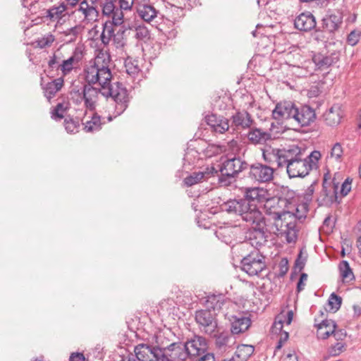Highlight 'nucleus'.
Masks as SVG:
<instances>
[{"instance_id": "1a4fd4ad", "label": "nucleus", "mask_w": 361, "mask_h": 361, "mask_svg": "<svg viewBox=\"0 0 361 361\" xmlns=\"http://www.w3.org/2000/svg\"><path fill=\"white\" fill-rule=\"evenodd\" d=\"M247 169V177L254 183H268L274 178V169L272 166L256 162L249 165Z\"/></svg>"}, {"instance_id": "338daca9", "label": "nucleus", "mask_w": 361, "mask_h": 361, "mask_svg": "<svg viewBox=\"0 0 361 361\" xmlns=\"http://www.w3.org/2000/svg\"><path fill=\"white\" fill-rule=\"evenodd\" d=\"M126 72L129 75H134L136 73H138L140 71V69L137 67V66H133V65L130 66V65L127 64V65H126Z\"/></svg>"}, {"instance_id": "6e6552de", "label": "nucleus", "mask_w": 361, "mask_h": 361, "mask_svg": "<svg viewBox=\"0 0 361 361\" xmlns=\"http://www.w3.org/2000/svg\"><path fill=\"white\" fill-rule=\"evenodd\" d=\"M265 257L255 250L241 260V269L250 276H262L266 269Z\"/></svg>"}, {"instance_id": "bf43d9fd", "label": "nucleus", "mask_w": 361, "mask_h": 361, "mask_svg": "<svg viewBox=\"0 0 361 361\" xmlns=\"http://www.w3.org/2000/svg\"><path fill=\"white\" fill-rule=\"evenodd\" d=\"M288 271V260L283 259L279 264V276H284Z\"/></svg>"}, {"instance_id": "cd10ccee", "label": "nucleus", "mask_w": 361, "mask_h": 361, "mask_svg": "<svg viewBox=\"0 0 361 361\" xmlns=\"http://www.w3.org/2000/svg\"><path fill=\"white\" fill-rule=\"evenodd\" d=\"M166 348L171 352L169 355L171 359L178 361H185L188 357H190V354L188 353L185 343H172Z\"/></svg>"}, {"instance_id": "72a5a7b5", "label": "nucleus", "mask_w": 361, "mask_h": 361, "mask_svg": "<svg viewBox=\"0 0 361 361\" xmlns=\"http://www.w3.org/2000/svg\"><path fill=\"white\" fill-rule=\"evenodd\" d=\"M66 10V4L64 2H61L57 6H53L50 8L45 10L44 17L52 22H59L63 16V13Z\"/></svg>"}, {"instance_id": "3c124183", "label": "nucleus", "mask_w": 361, "mask_h": 361, "mask_svg": "<svg viewBox=\"0 0 361 361\" xmlns=\"http://www.w3.org/2000/svg\"><path fill=\"white\" fill-rule=\"evenodd\" d=\"M149 30L145 26H137L135 28V37L138 39H145L149 38Z\"/></svg>"}, {"instance_id": "b1692460", "label": "nucleus", "mask_w": 361, "mask_h": 361, "mask_svg": "<svg viewBox=\"0 0 361 361\" xmlns=\"http://www.w3.org/2000/svg\"><path fill=\"white\" fill-rule=\"evenodd\" d=\"M159 346H152L146 343H140L134 348L135 357L140 361H152L154 357V352Z\"/></svg>"}, {"instance_id": "2f4dec72", "label": "nucleus", "mask_w": 361, "mask_h": 361, "mask_svg": "<svg viewBox=\"0 0 361 361\" xmlns=\"http://www.w3.org/2000/svg\"><path fill=\"white\" fill-rule=\"evenodd\" d=\"M118 26V25H115L114 23L106 20L102 24V31L100 35V39L104 46L109 44L111 42L113 37L117 31L116 27Z\"/></svg>"}, {"instance_id": "aec40b11", "label": "nucleus", "mask_w": 361, "mask_h": 361, "mask_svg": "<svg viewBox=\"0 0 361 361\" xmlns=\"http://www.w3.org/2000/svg\"><path fill=\"white\" fill-rule=\"evenodd\" d=\"M297 106L290 102H285L276 104L272 111L274 119L282 120L293 118Z\"/></svg>"}, {"instance_id": "680f3d73", "label": "nucleus", "mask_w": 361, "mask_h": 361, "mask_svg": "<svg viewBox=\"0 0 361 361\" xmlns=\"http://www.w3.org/2000/svg\"><path fill=\"white\" fill-rule=\"evenodd\" d=\"M307 274L305 273L301 274V275L300 276V279L297 284V291L298 293L302 291L305 288V282L307 281Z\"/></svg>"}, {"instance_id": "9b49d317", "label": "nucleus", "mask_w": 361, "mask_h": 361, "mask_svg": "<svg viewBox=\"0 0 361 361\" xmlns=\"http://www.w3.org/2000/svg\"><path fill=\"white\" fill-rule=\"evenodd\" d=\"M103 16L109 18L115 25H121L124 22V13L116 4V0H104L100 2Z\"/></svg>"}, {"instance_id": "e2e57ef3", "label": "nucleus", "mask_w": 361, "mask_h": 361, "mask_svg": "<svg viewBox=\"0 0 361 361\" xmlns=\"http://www.w3.org/2000/svg\"><path fill=\"white\" fill-rule=\"evenodd\" d=\"M283 361H298V355L295 350H289L283 357Z\"/></svg>"}, {"instance_id": "f8f14e48", "label": "nucleus", "mask_w": 361, "mask_h": 361, "mask_svg": "<svg viewBox=\"0 0 361 361\" xmlns=\"http://www.w3.org/2000/svg\"><path fill=\"white\" fill-rule=\"evenodd\" d=\"M289 147L283 149H271L263 150L262 157L267 163V166H272L274 170L276 168L284 166L286 161L288 159Z\"/></svg>"}, {"instance_id": "7c9ffc66", "label": "nucleus", "mask_w": 361, "mask_h": 361, "mask_svg": "<svg viewBox=\"0 0 361 361\" xmlns=\"http://www.w3.org/2000/svg\"><path fill=\"white\" fill-rule=\"evenodd\" d=\"M138 16L146 23L152 22L158 14V11L152 5L140 4L137 7Z\"/></svg>"}, {"instance_id": "412c9836", "label": "nucleus", "mask_w": 361, "mask_h": 361, "mask_svg": "<svg viewBox=\"0 0 361 361\" xmlns=\"http://www.w3.org/2000/svg\"><path fill=\"white\" fill-rule=\"evenodd\" d=\"M294 25L300 31L309 32L316 28V19L310 12L302 13L295 18Z\"/></svg>"}, {"instance_id": "f704fd0d", "label": "nucleus", "mask_w": 361, "mask_h": 361, "mask_svg": "<svg viewBox=\"0 0 361 361\" xmlns=\"http://www.w3.org/2000/svg\"><path fill=\"white\" fill-rule=\"evenodd\" d=\"M255 348L252 345L242 344L237 347L235 353V360L247 361V359L253 354Z\"/></svg>"}, {"instance_id": "864d4df0", "label": "nucleus", "mask_w": 361, "mask_h": 361, "mask_svg": "<svg viewBox=\"0 0 361 361\" xmlns=\"http://www.w3.org/2000/svg\"><path fill=\"white\" fill-rule=\"evenodd\" d=\"M343 151L341 145L339 142L334 144L331 148V155L334 157L336 160H339L343 155Z\"/></svg>"}, {"instance_id": "9d476101", "label": "nucleus", "mask_w": 361, "mask_h": 361, "mask_svg": "<svg viewBox=\"0 0 361 361\" xmlns=\"http://www.w3.org/2000/svg\"><path fill=\"white\" fill-rule=\"evenodd\" d=\"M216 313L207 308L195 311V319L200 329L205 334L212 335L217 328Z\"/></svg>"}, {"instance_id": "5fc2aeb1", "label": "nucleus", "mask_w": 361, "mask_h": 361, "mask_svg": "<svg viewBox=\"0 0 361 361\" xmlns=\"http://www.w3.org/2000/svg\"><path fill=\"white\" fill-rule=\"evenodd\" d=\"M360 36L361 33L360 32L355 30L350 32V33L348 35L347 37V42L348 44L351 46L356 45L360 39Z\"/></svg>"}, {"instance_id": "ddd939ff", "label": "nucleus", "mask_w": 361, "mask_h": 361, "mask_svg": "<svg viewBox=\"0 0 361 361\" xmlns=\"http://www.w3.org/2000/svg\"><path fill=\"white\" fill-rule=\"evenodd\" d=\"M317 202L320 207H330L338 202L337 187L324 179L322 189L317 197Z\"/></svg>"}, {"instance_id": "8fccbe9b", "label": "nucleus", "mask_w": 361, "mask_h": 361, "mask_svg": "<svg viewBox=\"0 0 361 361\" xmlns=\"http://www.w3.org/2000/svg\"><path fill=\"white\" fill-rule=\"evenodd\" d=\"M307 255H304L302 251L300 250L295 262V269L301 271L305 267Z\"/></svg>"}, {"instance_id": "6ab92c4d", "label": "nucleus", "mask_w": 361, "mask_h": 361, "mask_svg": "<svg viewBox=\"0 0 361 361\" xmlns=\"http://www.w3.org/2000/svg\"><path fill=\"white\" fill-rule=\"evenodd\" d=\"M340 58L339 51H334L330 55H324L322 54H314L312 61L317 70H326L333 64L337 63Z\"/></svg>"}, {"instance_id": "a878e982", "label": "nucleus", "mask_w": 361, "mask_h": 361, "mask_svg": "<svg viewBox=\"0 0 361 361\" xmlns=\"http://www.w3.org/2000/svg\"><path fill=\"white\" fill-rule=\"evenodd\" d=\"M314 326L317 328V338L323 340L328 338L337 328L336 323L332 319H324L320 323H315Z\"/></svg>"}, {"instance_id": "a19ab883", "label": "nucleus", "mask_w": 361, "mask_h": 361, "mask_svg": "<svg viewBox=\"0 0 361 361\" xmlns=\"http://www.w3.org/2000/svg\"><path fill=\"white\" fill-rule=\"evenodd\" d=\"M124 32V30L119 28L113 37L111 41L116 48H122L126 45V39L123 36Z\"/></svg>"}, {"instance_id": "4c0bfd02", "label": "nucleus", "mask_w": 361, "mask_h": 361, "mask_svg": "<svg viewBox=\"0 0 361 361\" xmlns=\"http://www.w3.org/2000/svg\"><path fill=\"white\" fill-rule=\"evenodd\" d=\"M226 151V146L219 144H209L204 149L203 153L205 157L211 158L219 155Z\"/></svg>"}, {"instance_id": "423d86ee", "label": "nucleus", "mask_w": 361, "mask_h": 361, "mask_svg": "<svg viewBox=\"0 0 361 361\" xmlns=\"http://www.w3.org/2000/svg\"><path fill=\"white\" fill-rule=\"evenodd\" d=\"M278 203L285 206V209L283 211H274L271 214H277L280 215V219L283 222V225H285L286 222H294L296 224L295 219L300 220L306 217L308 212V204L306 202H302L300 204H294L288 202L286 198L279 199ZM297 230V233L298 230Z\"/></svg>"}, {"instance_id": "09e8293b", "label": "nucleus", "mask_w": 361, "mask_h": 361, "mask_svg": "<svg viewBox=\"0 0 361 361\" xmlns=\"http://www.w3.org/2000/svg\"><path fill=\"white\" fill-rule=\"evenodd\" d=\"M166 348H159L154 352V357L152 361H173L171 357L169 358L166 354Z\"/></svg>"}, {"instance_id": "a211bd4d", "label": "nucleus", "mask_w": 361, "mask_h": 361, "mask_svg": "<svg viewBox=\"0 0 361 361\" xmlns=\"http://www.w3.org/2000/svg\"><path fill=\"white\" fill-rule=\"evenodd\" d=\"M343 116L344 111L342 105L339 104H334L323 114L325 123L331 127H335L340 124Z\"/></svg>"}, {"instance_id": "79ce46f5", "label": "nucleus", "mask_w": 361, "mask_h": 361, "mask_svg": "<svg viewBox=\"0 0 361 361\" xmlns=\"http://www.w3.org/2000/svg\"><path fill=\"white\" fill-rule=\"evenodd\" d=\"M54 40V36L52 34L49 33L37 39L36 43L37 47L42 49L50 47Z\"/></svg>"}, {"instance_id": "bb28decb", "label": "nucleus", "mask_w": 361, "mask_h": 361, "mask_svg": "<svg viewBox=\"0 0 361 361\" xmlns=\"http://www.w3.org/2000/svg\"><path fill=\"white\" fill-rule=\"evenodd\" d=\"M231 327V331L233 334H239L246 331L251 324L250 319L244 316L233 315L230 319Z\"/></svg>"}, {"instance_id": "393cba45", "label": "nucleus", "mask_w": 361, "mask_h": 361, "mask_svg": "<svg viewBox=\"0 0 361 361\" xmlns=\"http://www.w3.org/2000/svg\"><path fill=\"white\" fill-rule=\"evenodd\" d=\"M249 142L255 145H263L271 139L270 133L258 128H252L247 134Z\"/></svg>"}, {"instance_id": "c756f323", "label": "nucleus", "mask_w": 361, "mask_h": 361, "mask_svg": "<svg viewBox=\"0 0 361 361\" xmlns=\"http://www.w3.org/2000/svg\"><path fill=\"white\" fill-rule=\"evenodd\" d=\"M63 82V78L60 77L42 86L44 95L49 102H50V100L55 97L56 94L62 88Z\"/></svg>"}, {"instance_id": "473e14b6", "label": "nucleus", "mask_w": 361, "mask_h": 361, "mask_svg": "<svg viewBox=\"0 0 361 361\" xmlns=\"http://www.w3.org/2000/svg\"><path fill=\"white\" fill-rule=\"evenodd\" d=\"M232 122L237 128H250L254 121L247 111L237 112L232 116Z\"/></svg>"}, {"instance_id": "20e7f679", "label": "nucleus", "mask_w": 361, "mask_h": 361, "mask_svg": "<svg viewBox=\"0 0 361 361\" xmlns=\"http://www.w3.org/2000/svg\"><path fill=\"white\" fill-rule=\"evenodd\" d=\"M305 149L298 145L289 146L288 159L284 166L290 178L305 177L318 167V161L322 155L320 152L314 150L308 156H305Z\"/></svg>"}, {"instance_id": "774afa93", "label": "nucleus", "mask_w": 361, "mask_h": 361, "mask_svg": "<svg viewBox=\"0 0 361 361\" xmlns=\"http://www.w3.org/2000/svg\"><path fill=\"white\" fill-rule=\"evenodd\" d=\"M314 192V183H313L312 184H311L307 189V192H306V194H305V199L306 200H308L309 197H310L313 193Z\"/></svg>"}, {"instance_id": "5701e85b", "label": "nucleus", "mask_w": 361, "mask_h": 361, "mask_svg": "<svg viewBox=\"0 0 361 361\" xmlns=\"http://www.w3.org/2000/svg\"><path fill=\"white\" fill-rule=\"evenodd\" d=\"M82 58V53L78 49H75L71 56L67 59L63 60L59 66V69L62 72L63 76L67 75L75 68L79 66Z\"/></svg>"}, {"instance_id": "4468645a", "label": "nucleus", "mask_w": 361, "mask_h": 361, "mask_svg": "<svg viewBox=\"0 0 361 361\" xmlns=\"http://www.w3.org/2000/svg\"><path fill=\"white\" fill-rule=\"evenodd\" d=\"M293 119L302 127L308 126L316 120V113L313 108L308 105L296 107Z\"/></svg>"}, {"instance_id": "7ed1b4c3", "label": "nucleus", "mask_w": 361, "mask_h": 361, "mask_svg": "<svg viewBox=\"0 0 361 361\" xmlns=\"http://www.w3.org/2000/svg\"><path fill=\"white\" fill-rule=\"evenodd\" d=\"M263 189L246 188L243 198L231 199L221 204V209L228 214L239 218L264 215L257 202L264 198Z\"/></svg>"}, {"instance_id": "2eb2a0df", "label": "nucleus", "mask_w": 361, "mask_h": 361, "mask_svg": "<svg viewBox=\"0 0 361 361\" xmlns=\"http://www.w3.org/2000/svg\"><path fill=\"white\" fill-rule=\"evenodd\" d=\"M185 344L186 350H188V353L190 354V358L201 356L205 353L207 349L206 339L202 336H195Z\"/></svg>"}, {"instance_id": "c85d7f7f", "label": "nucleus", "mask_w": 361, "mask_h": 361, "mask_svg": "<svg viewBox=\"0 0 361 361\" xmlns=\"http://www.w3.org/2000/svg\"><path fill=\"white\" fill-rule=\"evenodd\" d=\"M227 302V299L223 294H211L206 298L204 305L207 310L213 312L219 311Z\"/></svg>"}, {"instance_id": "37998d69", "label": "nucleus", "mask_w": 361, "mask_h": 361, "mask_svg": "<svg viewBox=\"0 0 361 361\" xmlns=\"http://www.w3.org/2000/svg\"><path fill=\"white\" fill-rule=\"evenodd\" d=\"M67 109L63 103H59L51 111V117L54 120H61L64 117V113Z\"/></svg>"}, {"instance_id": "ea45409f", "label": "nucleus", "mask_w": 361, "mask_h": 361, "mask_svg": "<svg viewBox=\"0 0 361 361\" xmlns=\"http://www.w3.org/2000/svg\"><path fill=\"white\" fill-rule=\"evenodd\" d=\"M204 176V173L202 171L193 172L190 176L184 178V183L187 186H192L200 182Z\"/></svg>"}, {"instance_id": "4d7b16f0", "label": "nucleus", "mask_w": 361, "mask_h": 361, "mask_svg": "<svg viewBox=\"0 0 361 361\" xmlns=\"http://www.w3.org/2000/svg\"><path fill=\"white\" fill-rule=\"evenodd\" d=\"M331 335L334 336V337L338 342H342L346 338L347 333L345 329H337V328H336L335 330L334 331V333H332Z\"/></svg>"}, {"instance_id": "0e129e2a", "label": "nucleus", "mask_w": 361, "mask_h": 361, "mask_svg": "<svg viewBox=\"0 0 361 361\" xmlns=\"http://www.w3.org/2000/svg\"><path fill=\"white\" fill-rule=\"evenodd\" d=\"M69 361H85V356L82 353H73L69 357Z\"/></svg>"}, {"instance_id": "39448f33", "label": "nucleus", "mask_w": 361, "mask_h": 361, "mask_svg": "<svg viewBox=\"0 0 361 361\" xmlns=\"http://www.w3.org/2000/svg\"><path fill=\"white\" fill-rule=\"evenodd\" d=\"M109 56H98L93 62L90 61L84 69L86 84H98L103 90H107L111 86L112 73L109 68Z\"/></svg>"}, {"instance_id": "603ef678", "label": "nucleus", "mask_w": 361, "mask_h": 361, "mask_svg": "<svg viewBox=\"0 0 361 361\" xmlns=\"http://www.w3.org/2000/svg\"><path fill=\"white\" fill-rule=\"evenodd\" d=\"M61 56L54 53L51 56H50L49 60L48 61V66L51 69L57 68L59 69V66L62 61Z\"/></svg>"}, {"instance_id": "f3484780", "label": "nucleus", "mask_w": 361, "mask_h": 361, "mask_svg": "<svg viewBox=\"0 0 361 361\" xmlns=\"http://www.w3.org/2000/svg\"><path fill=\"white\" fill-rule=\"evenodd\" d=\"M342 23L343 15L341 13L337 11L327 15L322 19V31L329 32V34H335L339 30Z\"/></svg>"}, {"instance_id": "f03ea898", "label": "nucleus", "mask_w": 361, "mask_h": 361, "mask_svg": "<svg viewBox=\"0 0 361 361\" xmlns=\"http://www.w3.org/2000/svg\"><path fill=\"white\" fill-rule=\"evenodd\" d=\"M83 99L85 106L92 111L96 108L102 97H111L116 103V116L123 114L128 106L129 97L128 90L123 83L116 82L109 86L107 90L97 88L93 85L85 84L82 88Z\"/></svg>"}, {"instance_id": "dca6fc26", "label": "nucleus", "mask_w": 361, "mask_h": 361, "mask_svg": "<svg viewBox=\"0 0 361 361\" xmlns=\"http://www.w3.org/2000/svg\"><path fill=\"white\" fill-rule=\"evenodd\" d=\"M98 2L94 0H82L77 11L82 14L85 20L95 21L99 16Z\"/></svg>"}, {"instance_id": "49530a36", "label": "nucleus", "mask_w": 361, "mask_h": 361, "mask_svg": "<svg viewBox=\"0 0 361 361\" xmlns=\"http://www.w3.org/2000/svg\"><path fill=\"white\" fill-rule=\"evenodd\" d=\"M345 348L346 345L345 343L342 342H337L329 348V353L331 356H337L345 351Z\"/></svg>"}, {"instance_id": "f257e3e1", "label": "nucleus", "mask_w": 361, "mask_h": 361, "mask_svg": "<svg viewBox=\"0 0 361 361\" xmlns=\"http://www.w3.org/2000/svg\"><path fill=\"white\" fill-rule=\"evenodd\" d=\"M240 219L251 226L248 241L257 250L267 242L269 233L284 237L288 243H295L297 240L295 224L290 221L283 225L279 214L270 213L268 217L254 215Z\"/></svg>"}, {"instance_id": "c9c22d12", "label": "nucleus", "mask_w": 361, "mask_h": 361, "mask_svg": "<svg viewBox=\"0 0 361 361\" xmlns=\"http://www.w3.org/2000/svg\"><path fill=\"white\" fill-rule=\"evenodd\" d=\"M338 269L340 276L342 278L343 282H350L355 279L353 270L347 261H341L338 265Z\"/></svg>"}, {"instance_id": "58836bf2", "label": "nucleus", "mask_w": 361, "mask_h": 361, "mask_svg": "<svg viewBox=\"0 0 361 361\" xmlns=\"http://www.w3.org/2000/svg\"><path fill=\"white\" fill-rule=\"evenodd\" d=\"M101 117L97 114H94L91 120L86 121L85 123L84 130L86 132H94L101 129L102 127Z\"/></svg>"}, {"instance_id": "052dcab7", "label": "nucleus", "mask_w": 361, "mask_h": 361, "mask_svg": "<svg viewBox=\"0 0 361 361\" xmlns=\"http://www.w3.org/2000/svg\"><path fill=\"white\" fill-rule=\"evenodd\" d=\"M79 27L77 26L71 27L64 32L66 36H71L69 41L73 42L75 39L77 35H78Z\"/></svg>"}, {"instance_id": "a18cd8bd", "label": "nucleus", "mask_w": 361, "mask_h": 361, "mask_svg": "<svg viewBox=\"0 0 361 361\" xmlns=\"http://www.w3.org/2000/svg\"><path fill=\"white\" fill-rule=\"evenodd\" d=\"M80 127L78 120H74L71 118L65 119V128L68 133H74L78 132Z\"/></svg>"}, {"instance_id": "de8ad7c7", "label": "nucleus", "mask_w": 361, "mask_h": 361, "mask_svg": "<svg viewBox=\"0 0 361 361\" xmlns=\"http://www.w3.org/2000/svg\"><path fill=\"white\" fill-rule=\"evenodd\" d=\"M328 301L331 310H335L336 311L341 307L342 298L333 293L330 295Z\"/></svg>"}, {"instance_id": "c03bdc74", "label": "nucleus", "mask_w": 361, "mask_h": 361, "mask_svg": "<svg viewBox=\"0 0 361 361\" xmlns=\"http://www.w3.org/2000/svg\"><path fill=\"white\" fill-rule=\"evenodd\" d=\"M283 326V321H281V320H279L278 322L275 321L271 329H272V332L274 334L281 333L280 338H282L283 342H285L288 338V333L282 330Z\"/></svg>"}, {"instance_id": "4be33fe9", "label": "nucleus", "mask_w": 361, "mask_h": 361, "mask_svg": "<svg viewBox=\"0 0 361 361\" xmlns=\"http://www.w3.org/2000/svg\"><path fill=\"white\" fill-rule=\"evenodd\" d=\"M205 122L215 133L222 134L229 128L228 120L222 116H217L216 114L207 116Z\"/></svg>"}, {"instance_id": "13d9d810", "label": "nucleus", "mask_w": 361, "mask_h": 361, "mask_svg": "<svg viewBox=\"0 0 361 361\" xmlns=\"http://www.w3.org/2000/svg\"><path fill=\"white\" fill-rule=\"evenodd\" d=\"M351 183H352V179H350L349 178H346L345 181L342 183L341 188V193L342 196H345L348 194V192L351 190Z\"/></svg>"}, {"instance_id": "69168bd1", "label": "nucleus", "mask_w": 361, "mask_h": 361, "mask_svg": "<svg viewBox=\"0 0 361 361\" xmlns=\"http://www.w3.org/2000/svg\"><path fill=\"white\" fill-rule=\"evenodd\" d=\"M195 361H215V359L212 353H207L199 356Z\"/></svg>"}, {"instance_id": "6e6d98bb", "label": "nucleus", "mask_w": 361, "mask_h": 361, "mask_svg": "<svg viewBox=\"0 0 361 361\" xmlns=\"http://www.w3.org/2000/svg\"><path fill=\"white\" fill-rule=\"evenodd\" d=\"M133 2L134 0H116V4L123 12L130 11L133 7Z\"/></svg>"}, {"instance_id": "0eeeda50", "label": "nucleus", "mask_w": 361, "mask_h": 361, "mask_svg": "<svg viewBox=\"0 0 361 361\" xmlns=\"http://www.w3.org/2000/svg\"><path fill=\"white\" fill-rule=\"evenodd\" d=\"M248 166L249 164L240 157H233L226 160L220 168L221 176L219 177V182L224 185H230L231 179L247 169Z\"/></svg>"}, {"instance_id": "e433bc0d", "label": "nucleus", "mask_w": 361, "mask_h": 361, "mask_svg": "<svg viewBox=\"0 0 361 361\" xmlns=\"http://www.w3.org/2000/svg\"><path fill=\"white\" fill-rule=\"evenodd\" d=\"M235 343L234 339L233 337L226 334V333H221L219 336H216V341H215V345L217 348L219 350H226V347L231 346V344H233Z\"/></svg>"}]
</instances>
